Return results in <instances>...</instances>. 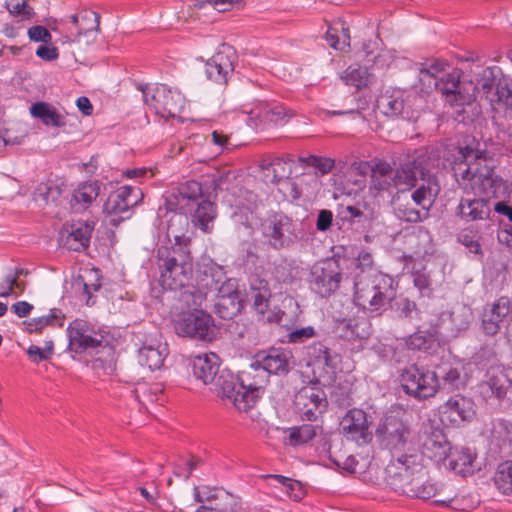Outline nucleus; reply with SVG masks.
Here are the masks:
<instances>
[{"label":"nucleus","instance_id":"obj_1","mask_svg":"<svg viewBox=\"0 0 512 512\" xmlns=\"http://www.w3.org/2000/svg\"><path fill=\"white\" fill-rule=\"evenodd\" d=\"M488 153L470 145L461 147L455 156L454 175L464 195L455 209V215L464 222L489 218L492 207L490 195L494 179L493 169L487 164Z\"/></svg>","mask_w":512,"mask_h":512},{"label":"nucleus","instance_id":"obj_2","mask_svg":"<svg viewBox=\"0 0 512 512\" xmlns=\"http://www.w3.org/2000/svg\"><path fill=\"white\" fill-rule=\"evenodd\" d=\"M175 243L161 245L157 249L159 282L164 289L178 290L190 280L193 273V259L188 248L189 240L175 236Z\"/></svg>","mask_w":512,"mask_h":512},{"label":"nucleus","instance_id":"obj_3","mask_svg":"<svg viewBox=\"0 0 512 512\" xmlns=\"http://www.w3.org/2000/svg\"><path fill=\"white\" fill-rule=\"evenodd\" d=\"M245 373L247 371L236 377L230 370L222 369L212 383L216 394L240 412H246L256 404L264 385L263 378L253 381L252 377H245Z\"/></svg>","mask_w":512,"mask_h":512},{"label":"nucleus","instance_id":"obj_4","mask_svg":"<svg viewBox=\"0 0 512 512\" xmlns=\"http://www.w3.org/2000/svg\"><path fill=\"white\" fill-rule=\"evenodd\" d=\"M439 188L429 179L413 191L398 190L392 198L395 216L407 223H418L429 217Z\"/></svg>","mask_w":512,"mask_h":512},{"label":"nucleus","instance_id":"obj_5","mask_svg":"<svg viewBox=\"0 0 512 512\" xmlns=\"http://www.w3.org/2000/svg\"><path fill=\"white\" fill-rule=\"evenodd\" d=\"M393 284V278L383 273L355 278L354 302L371 313L383 311L395 296Z\"/></svg>","mask_w":512,"mask_h":512},{"label":"nucleus","instance_id":"obj_6","mask_svg":"<svg viewBox=\"0 0 512 512\" xmlns=\"http://www.w3.org/2000/svg\"><path fill=\"white\" fill-rule=\"evenodd\" d=\"M375 435L381 448L388 450L392 458L404 451L410 443L411 430L403 418L394 412H389L379 422Z\"/></svg>","mask_w":512,"mask_h":512},{"label":"nucleus","instance_id":"obj_7","mask_svg":"<svg viewBox=\"0 0 512 512\" xmlns=\"http://www.w3.org/2000/svg\"><path fill=\"white\" fill-rule=\"evenodd\" d=\"M292 353L288 350L272 348L256 354L254 362L250 365L245 377H252L253 381L263 378L266 382V373L287 374L292 368Z\"/></svg>","mask_w":512,"mask_h":512},{"label":"nucleus","instance_id":"obj_8","mask_svg":"<svg viewBox=\"0 0 512 512\" xmlns=\"http://www.w3.org/2000/svg\"><path fill=\"white\" fill-rule=\"evenodd\" d=\"M261 233L267 245L275 250L288 248L297 240L295 223L283 213H274L263 220Z\"/></svg>","mask_w":512,"mask_h":512},{"label":"nucleus","instance_id":"obj_9","mask_svg":"<svg viewBox=\"0 0 512 512\" xmlns=\"http://www.w3.org/2000/svg\"><path fill=\"white\" fill-rule=\"evenodd\" d=\"M179 336L211 342L216 335L213 318L201 309L182 313L174 324Z\"/></svg>","mask_w":512,"mask_h":512},{"label":"nucleus","instance_id":"obj_10","mask_svg":"<svg viewBox=\"0 0 512 512\" xmlns=\"http://www.w3.org/2000/svg\"><path fill=\"white\" fill-rule=\"evenodd\" d=\"M342 280V267L340 261L328 258L315 263L310 272V288L321 297H328L335 293Z\"/></svg>","mask_w":512,"mask_h":512},{"label":"nucleus","instance_id":"obj_11","mask_svg":"<svg viewBox=\"0 0 512 512\" xmlns=\"http://www.w3.org/2000/svg\"><path fill=\"white\" fill-rule=\"evenodd\" d=\"M399 379L405 393L415 398L425 399L436 394L438 384L434 371L411 364L401 370Z\"/></svg>","mask_w":512,"mask_h":512},{"label":"nucleus","instance_id":"obj_12","mask_svg":"<svg viewBox=\"0 0 512 512\" xmlns=\"http://www.w3.org/2000/svg\"><path fill=\"white\" fill-rule=\"evenodd\" d=\"M422 471V463L417 454H400L393 457L386 468V482L392 490L403 494L411 478Z\"/></svg>","mask_w":512,"mask_h":512},{"label":"nucleus","instance_id":"obj_13","mask_svg":"<svg viewBox=\"0 0 512 512\" xmlns=\"http://www.w3.org/2000/svg\"><path fill=\"white\" fill-rule=\"evenodd\" d=\"M416 96L400 89L386 90L377 99V108L388 117L417 121L420 111L414 108Z\"/></svg>","mask_w":512,"mask_h":512},{"label":"nucleus","instance_id":"obj_14","mask_svg":"<svg viewBox=\"0 0 512 512\" xmlns=\"http://www.w3.org/2000/svg\"><path fill=\"white\" fill-rule=\"evenodd\" d=\"M422 453L438 462L446 460L452 449L443 429L435 421H424L418 432Z\"/></svg>","mask_w":512,"mask_h":512},{"label":"nucleus","instance_id":"obj_15","mask_svg":"<svg viewBox=\"0 0 512 512\" xmlns=\"http://www.w3.org/2000/svg\"><path fill=\"white\" fill-rule=\"evenodd\" d=\"M482 94L491 104L505 105L512 99V78L503 75L498 67H487L482 70L479 78Z\"/></svg>","mask_w":512,"mask_h":512},{"label":"nucleus","instance_id":"obj_16","mask_svg":"<svg viewBox=\"0 0 512 512\" xmlns=\"http://www.w3.org/2000/svg\"><path fill=\"white\" fill-rule=\"evenodd\" d=\"M403 494L422 500L433 499V503L438 505L455 502L454 491L429 480L423 465L422 471L411 478V482Z\"/></svg>","mask_w":512,"mask_h":512},{"label":"nucleus","instance_id":"obj_17","mask_svg":"<svg viewBox=\"0 0 512 512\" xmlns=\"http://www.w3.org/2000/svg\"><path fill=\"white\" fill-rule=\"evenodd\" d=\"M143 92L144 102L155 109V112L161 116L175 117L179 114L185 105L183 95L166 85L156 87L153 93L148 87H140Z\"/></svg>","mask_w":512,"mask_h":512},{"label":"nucleus","instance_id":"obj_18","mask_svg":"<svg viewBox=\"0 0 512 512\" xmlns=\"http://www.w3.org/2000/svg\"><path fill=\"white\" fill-rule=\"evenodd\" d=\"M294 405L303 419L314 421L325 412L328 406L327 395L322 387L307 385L296 393Z\"/></svg>","mask_w":512,"mask_h":512},{"label":"nucleus","instance_id":"obj_19","mask_svg":"<svg viewBox=\"0 0 512 512\" xmlns=\"http://www.w3.org/2000/svg\"><path fill=\"white\" fill-rule=\"evenodd\" d=\"M438 413L442 424L459 427L474 418L475 403L469 397L455 394L438 407Z\"/></svg>","mask_w":512,"mask_h":512},{"label":"nucleus","instance_id":"obj_20","mask_svg":"<svg viewBox=\"0 0 512 512\" xmlns=\"http://www.w3.org/2000/svg\"><path fill=\"white\" fill-rule=\"evenodd\" d=\"M442 95L450 106H464L473 103L476 95L481 91L479 82L475 84L471 80H460L458 70H453L446 80V86H442Z\"/></svg>","mask_w":512,"mask_h":512},{"label":"nucleus","instance_id":"obj_21","mask_svg":"<svg viewBox=\"0 0 512 512\" xmlns=\"http://www.w3.org/2000/svg\"><path fill=\"white\" fill-rule=\"evenodd\" d=\"M69 350L75 353L96 351L104 347V337L97 333L86 321L74 320L67 329Z\"/></svg>","mask_w":512,"mask_h":512},{"label":"nucleus","instance_id":"obj_22","mask_svg":"<svg viewBox=\"0 0 512 512\" xmlns=\"http://www.w3.org/2000/svg\"><path fill=\"white\" fill-rule=\"evenodd\" d=\"M143 198V194L138 188L131 186H122L117 191L112 192L103 205V211L112 218L114 224L129 217L130 208L137 205Z\"/></svg>","mask_w":512,"mask_h":512},{"label":"nucleus","instance_id":"obj_23","mask_svg":"<svg viewBox=\"0 0 512 512\" xmlns=\"http://www.w3.org/2000/svg\"><path fill=\"white\" fill-rule=\"evenodd\" d=\"M340 428L347 440L360 446L372 441L373 434L369 429L367 414L362 409L353 408L347 411L340 422Z\"/></svg>","mask_w":512,"mask_h":512},{"label":"nucleus","instance_id":"obj_24","mask_svg":"<svg viewBox=\"0 0 512 512\" xmlns=\"http://www.w3.org/2000/svg\"><path fill=\"white\" fill-rule=\"evenodd\" d=\"M235 51L229 45H222L211 59L205 64L206 77L218 84H226L234 71Z\"/></svg>","mask_w":512,"mask_h":512},{"label":"nucleus","instance_id":"obj_25","mask_svg":"<svg viewBox=\"0 0 512 512\" xmlns=\"http://www.w3.org/2000/svg\"><path fill=\"white\" fill-rule=\"evenodd\" d=\"M224 274L219 268H209L200 277V285L210 292H215L216 298H241L238 283L235 279H224Z\"/></svg>","mask_w":512,"mask_h":512},{"label":"nucleus","instance_id":"obj_26","mask_svg":"<svg viewBox=\"0 0 512 512\" xmlns=\"http://www.w3.org/2000/svg\"><path fill=\"white\" fill-rule=\"evenodd\" d=\"M93 230V221L73 223L61 232L60 244L71 251H83L89 247Z\"/></svg>","mask_w":512,"mask_h":512},{"label":"nucleus","instance_id":"obj_27","mask_svg":"<svg viewBox=\"0 0 512 512\" xmlns=\"http://www.w3.org/2000/svg\"><path fill=\"white\" fill-rule=\"evenodd\" d=\"M512 311L511 301L508 297H500L491 306L484 308L481 316V327L486 335L493 336L501 328V323Z\"/></svg>","mask_w":512,"mask_h":512},{"label":"nucleus","instance_id":"obj_28","mask_svg":"<svg viewBox=\"0 0 512 512\" xmlns=\"http://www.w3.org/2000/svg\"><path fill=\"white\" fill-rule=\"evenodd\" d=\"M512 370L504 367H491L487 372V380L483 390L490 391L499 400H512Z\"/></svg>","mask_w":512,"mask_h":512},{"label":"nucleus","instance_id":"obj_29","mask_svg":"<svg viewBox=\"0 0 512 512\" xmlns=\"http://www.w3.org/2000/svg\"><path fill=\"white\" fill-rule=\"evenodd\" d=\"M290 117L284 107L272 105L269 103H259L255 105L248 113V122L251 126L257 128L262 124H281L285 118Z\"/></svg>","mask_w":512,"mask_h":512},{"label":"nucleus","instance_id":"obj_30","mask_svg":"<svg viewBox=\"0 0 512 512\" xmlns=\"http://www.w3.org/2000/svg\"><path fill=\"white\" fill-rule=\"evenodd\" d=\"M193 375L205 385H212L221 372L219 357L215 353L195 356L191 361Z\"/></svg>","mask_w":512,"mask_h":512},{"label":"nucleus","instance_id":"obj_31","mask_svg":"<svg viewBox=\"0 0 512 512\" xmlns=\"http://www.w3.org/2000/svg\"><path fill=\"white\" fill-rule=\"evenodd\" d=\"M394 187L393 168L385 162L379 161L371 167L369 191L374 196L388 192Z\"/></svg>","mask_w":512,"mask_h":512},{"label":"nucleus","instance_id":"obj_32","mask_svg":"<svg viewBox=\"0 0 512 512\" xmlns=\"http://www.w3.org/2000/svg\"><path fill=\"white\" fill-rule=\"evenodd\" d=\"M445 65L441 62H434L429 67H422L419 71V81L422 90L429 93L437 90L442 94V86H446V80L450 73H445Z\"/></svg>","mask_w":512,"mask_h":512},{"label":"nucleus","instance_id":"obj_33","mask_svg":"<svg viewBox=\"0 0 512 512\" xmlns=\"http://www.w3.org/2000/svg\"><path fill=\"white\" fill-rule=\"evenodd\" d=\"M437 376L436 392L438 390L453 392L465 387L466 380L461 369L450 364H444L434 371Z\"/></svg>","mask_w":512,"mask_h":512},{"label":"nucleus","instance_id":"obj_34","mask_svg":"<svg viewBox=\"0 0 512 512\" xmlns=\"http://www.w3.org/2000/svg\"><path fill=\"white\" fill-rule=\"evenodd\" d=\"M338 335L348 341L366 339L370 335V325L364 318L344 319L337 326Z\"/></svg>","mask_w":512,"mask_h":512},{"label":"nucleus","instance_id":"obj_35","mask_svg":"<svg viewBox=\"0 0 512 512\" xmlns=\"http://www.w3.org/2000/svg\"><path fill=\"white\" fill-rule=\"evenodd\" d=\"M408 162L413 165V169L420 179L425 180L427 177L426 182L430 179L434 185H437L434 178L431 177V173L439 164V156L436 153L421 149L413 160Z\"/></svg>","mask_w":512,"mask_h":512},{"label":"nucleus","instance_id":"obj_36","mask_svg":"<svg viewBox=\"0 0 512 512\" xmlns=\"http://www.w3.org/2000/svg\"><path fill=\"white\" fill-rule=\"evenodd\" d=\"M271 290L266 280L255 278L251 282L250 301L255 311L264 314L270 306Z\"/></svg>","mask_w":512,"mask_h":512},{"label":"nucleus","instance_id":"obj_37","mask_svg":"<svg viewBox=\"0 0 512 512\" xmlns=\"http://www.w3.org/2000/svg\"><path fill=\"white\" fill-rule=\"evenodd\" d=\"M100 193V185L98 182H84L75 189L71 205L76 211L87 209L91 203L96 200Z\"/></svg>","mask_w":512,"mask_h":512},{"label":"nucleus","instance_id":"obj_38","mask_svg":"<svg viewBox=\"0 0 512 512\" xmlns=\"http://www.w3.org/2000/svg\"><path fill=\"white\" fill-rule=\"evenodd\" d=\"M293 161L291 159L284 160L282 158L274 159L266 168V178L275 184L293 187L294 183L289 179L292 172Z\"/></svg>","mask_w":512,"mask_h":512},{"label":"nucleus","instance_id":"obj_39","mask_svg":"<svg viewBox=\"0 0 512 512\" xmlns=\"http://www.w3.org/2000/svg\"><path fill=\"white\" fill-rule=\"evenodd\" d=\"M34 118L39 119L44 125L50 127L65 126V117L50 103L36 102L34 103Z\"/></svg>","mask_w":512,"mask_h":512},{"label":"nucleus","instance_id":"obj_40","mask_svg":"<svg viewBox=\"0 0 512 512\" xmlns=\"http://www.w3.org/2000/svg\"><path fill=\"white\" fill-rule=\"evenodd\" d=\"M166 354V348L161 345H144L138 351V362L150 370H156L163 366Z\"/></svg>","mask_w":512,"mask_h":512},{"label":"nucleus","instance_id":"obj_41","mask_svg":"<svg viewBox=\"0 0 512 512\" xmlns=\"http://www.w3.org/2000/svg\"><path fill=\"white\" fill-rule=\"evenodd\" d=\"M312 369L313 378L308 385L329 387L335 380V366L333 360L308 364Z\"/></svg>","mask_w":512,"mask_h":512},{"label":"nucleus","instance_id":"obj_42","mask_svg":"<svg viewBox=\"0 0 512 512\" xmlns=\"http://www.w3.org/2000/svg\"><path fill=\"white\" fill-rule=\"evenodd\" d=\"M416 171L413 169L408 161L401 164L400 167L393 169L394 188L398 190L413 191L412 188L416 187L418 179Z\"/></svg>","mask_w":512,"mask_h":512},{"label":"nucleus","instance_id":"obj_43","mask_svg":"<svg viewBox=\"0 0 512 512\" xmlns=\"http://www.w3.org/2000/svg\"><path fill=\"white\" fill-rule=\"evenodd\" d=\"M179 300L188 308L197 309L201 307L202 304L207 300L208 290H205L204 287L200 285V280L198 281V286H184V288L179 289Z\"/></svg>","mask_w":512,"mask_h":512},{"label":"nucleus","instance_id":"obj_44","mask_svg":"<svg viewBox=\"0 0 512 512\" xmlns=\"http://www.w3.org/2000/svg\"><path fill=\"white\" fill-rule=\"evenodd\" d=\"M216 210L214 204L209 200H203L198 204L192 215V222L204 232L209 231V223L214 220Z\"/></svg>","mask_w":512,"mask_h":512},{"label":"nucleus","instance_id":"obj_45","mask_svg":"<svg viewBox=\"0 0 512 512\" xmlns=\"http://www.w3.org/2000/svg\"><path fill=\"white\" fill-rule=\"evenodd\" d=\"M242 308L241 298H215L214 312L222 319H232L240 313Z\"/></svg>","mask_w":512,"mask_h":512},{"label":"nucleus","instance_id":"obj_46","mask_svg":"<svg viewBox=\"0 0 512 512\" xmlns=\"http://www.w3.org/2000/svg\"><path fill=\"white\" fill-rule=\"evenodd\" d=\"M494 483L501 493L512 496V461H506L498 465L494 475Z\"/></svg>","mask_w":512,"mask_h":512},{"label":"nucleus","instance_id":"obj_47","mask_svg":"<svg viewBox=\"0 0 512 512\" xmlns=\"http://www.w3.org/2000/svg\"><path fill=\"white\" fill-rule=\"evenodd\" d=\"M61 193V186L48 179L46 182H41L38 185L34 192V202H41L43 205H47L49 202L56 201Z\"/></svg>","mask_w":512,"mask_h":512},{"label":"nucleus","instance_id":"obj_48","mask_svg":"<svg viewBox=\"0 0 512 512\" xmlns=\"http://www.w3.org/2000/svg\"><path fill=\"white\" fill-rule=\"evenodd\" d=\"M451 458L450 460V467L459 473H464L469 470V468L472 467L473 462L476 458V454L473 450L470 448H461L459 451H456L452 453L450 451L449 456Z\"/></svg>","mask_w":512,"mask_h":512},{"label":"nucleus","instance_id":"obj_49","mask_svg":"<svg viewBox=\"0 0 512 512\" xmlns=\"http://www.w3.org/2000/svg\"><path fill=\"white\" fill-rule=\"evenodd\" d=\"M414 286L420 291L422 296L430 297L432 288V270L422 265L419 268L413 267L412 271Z\"/></svg>","mask_w":512,"mask_h":512},{"label":"nucleus","instance_id":"obj_50","mask_svg":"<svg viewBox=\"0 0 512 512\" xmlns=\"http://www.w3.org/2000/svg\"><path fill=\"white\" fill-rule=\"evenodd\" d=\"M337 216L342 221H347L352 224L364 225L370 220V216L366 214L360 207V205H348L342 206L338 209Z\"/></svg>","mask_w":512,"mask_h":512},{"label":"nucleus","instance_id":"obj_51","mask_svg":"<svg viewBox=\"0 0 512 512\" xmlns=\"http://www.w3.org/2000/svg\"><path fill=\"white\" fill-rule=\"evenodd\" d=\"M370 76L367 68L350 66L344 72L343 79L348 85H353L359 89L370 83Z\"/></svg>","mask_w":512,"mask_h":512},{"label":"nucleus","instance_id":"obj_52","mask_svg":"<svg viewBox=\"0 0 512 512\" xmlns=\"http://www.w3.org/2000/svg\"><path fill=\"white\" fill-rule=\"evenodd\" d=\"M373 273H381L375 268L374 259L370 252L361 251L355 259V278L371 276Z\"/></svg>","mask_w":512,"mask_h":512},{"label":"nucleus","instance_id":"obj_53","mask_svg":"<svg viewBox=\"0 0 512 512\" xmlns=\"http://www.w3.org/2000/svg\"><path fill=\"white\" fill-rule=\"evenodd\" d=\"M317 426L306 424L290 430L289 444L296 446L307 443L316 436Z\"/></svg>","mask_w":512,"mask_h":512},{"label":"nucleus","instance_id":"obj_54","mask_svg":"<svg viewBox=\"0 0 512 512\" xmlns=\"http://www.w3.org/2000/svg\"><path fill=\"white\" fill-rule=\"evenodd\" d=\"M307 364L331 361L330 349L321 342H315L306 348Z\"/></svg>","mask_w":512,"mask_h":512},{"label":"nucleus","instance_id":"obj_55","mask_svg":"<svg viewBox=\"0 0 512 512\" xmlns=\"http://www.w3.org/2000/svg\"><path fill=\"white\" fill-rule=\"evenodd\" d=\"M236 179L235 175L227 170L224 172H216L211 176L209 187L213 192L229 191L232 188V183Z\"/></svg>","mask_w":512,"mask_h":512},{"label":"nucleus","instance_id":"obj_56","mask_svg":"<svg viewBox=\"0 0 512 512\" xmlns=\"http://www.w3.org/2000/svg\"><path fill=\"white\" fill-rule=\"evenodd\" d=\"M213 511L217 512H235L237 508V499L226 491H219L217 501L209 504Z\"/></svg>","mask_w":512,"mask_h":512},{"label":"nucleus","instance_id":"obj_57","mask_svg":"<svg viewBox=\"0 0 512 512\" xmlns=\"http://www.w3.org/2000/svg\"><path fill=\"white\" fill-rule=\"evenodd\" d=\"M450 319L456 331L465 330L471 322L472 311L467 306H460L451 312Z\"/></svg>","mask_w":512,"mask_h":512},{"label":"nucleus","instance_id":"obj_58","mask_svg":"<svg viewBox=\"0 0 512 512\" xmlns=\"http://www.w3.org/2000/svg\"><path fill=\"white\" fill-rule=\"evenodd\" d=\"M69 19H70L71 23L77 28V30L79 29L80 26H83L81 24V21H90L91 23H93L95 25L94 27H91L92 33L99 31L100 15L94 11L84 10V11H81L79 14H73V15L69 16ZM93 36H95V35L92 34L91 37H93Z\"/></svg>","mask_w":512,"mask_h":512},{"label":"nucleus","instance_id":"obj_59","mask_svg":"<svg viewBox=\"0 0 512 512\" xmlns=\"http://www.w3.org/2000/svg\"><path fill=\"white\" fill-rule=\"evenodd\" d=\"M5 5L11 15L20 17L21 20H29L31 18L28 0H6Z\"/></svg>","mask_w":512,"mask_h":512},{"label":"nucleus","instance_id":"obj_60","mask_svg":"<svg viewBox=\"0 0 512 512\" xmlns=\"http://www.w3.org/2000/svg\"><path fill=\"white\" fill-rule=\"evenodd\" d=\"M34 54L44 62H55L60 57V51L55 43L36 45Z\"/></svg>","mask_w":512,"mask_h":512},{"label":"nucleus","instance_id":"obj_61","mask_svg":"<svg viewBox=\"0 0 512 512\" xmlns=\"http://www.w3.org/2000/svg\"><path fill=\"white\" fill-rule=\"evenodd\" d=\"M63 314L58 309H51L49 315L34 319V331L43 329L45 326H62Z\"/></svg>","mask_w":512,"mask_h":512},{"label":"nucleus","instance_id":"obj_62","mask_svg":"<svg viewBox=\"0 0 512 512\" xmlns=\"http://www.w3.org/2000/svg\"><path fill=\"white\" fill-rule=\"evenodd\" d=\"M433 344L431 336L423 332H416L409 336L406 340V345L411 350H429Z\"/></svg>","mask_w":512,"mask_h":512},{"label":"nucleus","instance_id":"obj_63","mask_svg":"<svg viewBox=\"0 0 512 512\" xmlns=\"http://www.w3.org/2000/svg\"><path fill=\"white\" fill-rule=\"evenodd\" d=\"M178 193L182 199L196 200L202 195V186L197 181H187L179 185Z\"/></svg>","mask_w":512,"mask_h":512},{"label":"nucleus","instance_id":"obj_64","mask_svg":"<svg viewBox=\"0 0 512 512\" xmlns=\"http://www.w3.org/2000/svg\"><path fill=\"white\" fill-rule=\"evenodd\" d=\"M22 290V283L12 273H8L0 280V297H7L15 290Z\"/></svg>","mask_w":512,"mask_h":512}]
</instances>
